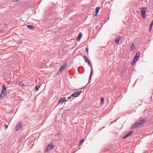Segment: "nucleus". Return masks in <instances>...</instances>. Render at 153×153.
Segmentation results:
<instances>
[{"label": "nucleus", "instance_id": "nucleus-6", "mask_svg": "<svg viewBox=\"0 0 153 153\" xmlns=\"http://www.w3.org/2000/svg\"><path fill=\"white\" fill-rule=\"evenodd\" d=\"M55 146L53 144H49L48 145L46 149V150L47 151H49L50 150H51V149H53V148Z\"/></svg>", "mask_w": 153, "mask_h": 153}, {"label": "nucleus", "instance_id": "nucleus-37", "mask_svg": "<svg viewBox=\"0 0 153 153\" xmlns=\"http://www.w3.org/2000/svg\"><path fill=\"white\" fill-rule=\"evenodd\" d=\"M113 123V121H112V122H111V123Z\"/></svg>", "mask_w": 153, "mask_h": 153}, {"label": "nucleus", "instance_id": "nucleus-17", "mask_svg": "<svg viewBox=\"0 0 153 153\" xmlns=\"http://www.w3.org/2000/svg\"><path fill=\"white\" fill-rule=\"evenodd\" d=\"M84 140V139H82L78 143V146L81 145L83 142Z\"/></svg>", "mask_w": 153, "mask_h": 153}, {"label": "nucleus", "instance_id": "nucleus-30", "mask_svg": "<svg viewBox=\"0 0 153 153\" xmlns=\"http://www.w3.org/2000/svg\"><path fill=\"white\" fill-rule=\"evenodd\" d=\"M87 85V84L85 87H83V88H80L79 89H82L83 88H85Z\"/></svg>", "mask_w": 153, "mask_h": 153}, {"label": "nucleus", "instance_id": "nucleus-19", "mask_svg": "<svg viewBox=\"0 0 153 153\" xmlns=\"http://www.w3.org/2000/svg\"><path fill=\"white\" fill-rule=\"evenodd\" d=\"M40 86L39 85H36L35 86V89L36 91H37L39 90V88H40Z\"/></svg>", "mask_w": 153, "mask_h": 153}, {"label": "nucleus", "instance_id": "nucleus-32", "mask_svg": "<svg viewBox=\"0 0 153 153\" xmlns=\"http://www.w3.org/2000/svg\"><path fill=\"white\" fill-rule=\"evenodd\" d=\"M71 97H72V96H70V97H69L67 98H68V99H70V98H71Z\"/></svg>", "mask_w": 153, "mask_h": 153}, {"label": "nucleus", "instance_id": "nucleus-27", "mask_svg": "<svg viewBox=\"0 0 153 153\" xmlns=\"http://www.w3.org/2000/svg\"><path fill=\"white\" fill-rule=\"evenodd\" d=\"M4 126L5 127V129H7V127H8V126L6 125V124H5L4 125Z\"/></svg>", "mask_w": 153, "mask_h": 153}, {"label": "nucleus", "instance_id": "nucleus-26", "mask_svg": "<svg viewBox=\"0 0 153 153\" xmlns=\"http://www.w3.org/2000/svg\"><path fill=\"white\" fill-rule=\"evenodd\" d=\"M87 63H88V65L89 66H91V64H90V63L89 61H88V62H87Z\"/></svg>", "mask_w": 153, "mask_h": 153}, {"label": "nucleus", "instance_id": "nucleus-29", "mask_svg": "<svg viewBox=\"0 0 153 153\" xmlns=\"http://www.w3.org/2000/svg\"><path fill=\"white\" fill-rule=\"evenodd\" d=\"M3 30H0V33H1L2 31Z\"/></svg>", "mask_w": 153, "mask_h": 153}, {"label": "nucleus", "instance_id": "nucleus-20", "mask_svg": "<svg viewBox=\"0 0 153 153\" xmlns=\"http://www.w3.org/2000/svg\"><path fill=\"white\" fill-rule=\"evenodd\" d=\"M104 99L103 97H102L101 99V105H102L103 102H104Z\"/></svg>", "mask_w": 153, "mask_h": 153}, {"label": "nucleus", "instance_id": "nucleus-22", "mask_svg": "<svg viewBox=\"0 0 153 153\" xmlns=\"http://www.w3.org/2000/svg\"><path fill=\"white\" fill-rule=\"evenodd\" d=\"M82 34L80 32L79 33L78 36L79 37H80L81 38H82Z\"/></svg>", "mask_w": 153, "mask_h": 153}, {"label": "nucleus", "instance_id": "nucleus-1", "mask_svg": "<svg viewBox=\"0 0 153 153\" xmlns=\"http://www.w3.org/2000/svg\"><path fill=\"white\" fill-rule=\"evenodd\" d=\"M146 121V120L145 118L140 120H139L133 124L131 127V128H137L141 126H143L144 124Z\"/></svg>", "mask_w": 153, "mask_h": 153}, {"label": "nucleus", "instance_id": "nucleus-23", "mask_svg": "<svg viewBox=\"0 0 153 153\" xmlns=\"http://www.w3.org/2000/svg\"><path fill=\"white\" fill-rule=\"evenodd\" d=\"M81 38L80 37H79L78 36V37H77L76 38L77 41H78V42L79 41H80Z\"/></svg>", "mask_w": 153, "mask_h": 153}, {"label": "nucleus", "instance_id": "nucleus-24", "mask_svg": "<svg viewBox=\"0 0 153 153\" xmlns=\"http://www.w3.org/2000/svg\"><path fill=\"white\" fill-rule=\"evenodd\" d=\"M22 43V41H20L18 42V44L19 45H20V44H21Z\"/></svg>", "mask_w": 153, "mask_h": 153}, {"label": "nucleus", "instance_id": "nucleus-15", "mask_svg": "<svg viewBox=\"0 0 153 153\" xmlns=\"http://www.w3.org/2000/svg\"><path fill=\"white\" fill-rule=\"evenodd\" d=\"M93 69H91L90 74V76H89V80H88V81H89L88 82H89L90 81V80L91 79V76H92V72H93Z\"/></svg>", "mask_w": 153, "mask_h": 153}, {"label": "nucleus", "instance_id": "nucleus-11", "mask_svg": "<svg viewBox=\"0 0 153 153\" xmlns=\"http://www.w3.org/2000/svg\"><path fill=\"white\" fill-rule=\"evenodd\" d=\"M140 52L139 51L137 52L134 59L137 60L140 56Z\"/></svg>", "mask_w": 153, "mask_h": 153}, {"label": "nucleus", "instance_id": "nucleus-3", "mask_svg": "<svg viewBox=\"0 0 153 153\" xmlns=\"http://www.w3.org/2000/svg\"><path fill=\"white\" fill-rule=\"evenodd\" d=\"M146 8V7H142L140 9V14L143 18L145 17Z\"/></svg>", "mask_w": 153, "mask_h": 153}, {"label": "nucleus", "instance_id": "nucleus-13", "mask_svg": "<svg viewBox=\"0 0 153 153\" xmlns=\"http://www.w3.org/2000/svg\"><path fill=\"white\" fill-rule=\"evenodd\" d=\"M27 28L30 30H33L34 28V27L33 26L31 25H26Z\"/></svg>", "mask_w": 153, "mask_h": 153}, {"label": "nucleus", "instance_id": "nucleus-9", "mask_svg": "<svg viewBox=\"0 0 153 153\" xmlns=\"http://www.w3.org/2000/svg\"><path fill=\"white\" fill-rule=\"evenodd\" d=\"M66 65V64H63V65H62L60 68V69L59 70V71L60 72H62L65 69Z\"/></svg>", "mask_w": 153, "mask_h": 153}, {"label": "nucleus", "instance_id": "nucleus-5", "mask_svg": "<svg viewBox=\"0 0 153 153\" xmlns=\"http://www.w3.org/2000/svg\"><path fill=\"white\" fill-rule=\"evenodd\" d=\"M66 101V99L65 97H62L59 99L57 105H61L63 102Z\"/></svg>", "mask_w": 153, "mask_h": 153}, {"label": "nucleus", "instance_id": "nucleus-35", "mask_svg": "<svg viewBox=\"0 0 153 153\" xmlns=\"http://www.w3.org/2000/svg\"><path fill=\"white\" fill-rule=\"evenodd\" d=\"M90 67H91V69H93V68H92V66L91 65V66H90Z\"/></svg>", "mask_w": 153, "mask_h": 153}, {"label": "nucleus", "instance_id": "nucleus-18", "mask_svg": "<svg viewBox=\"0 0 153 153\" xmlns=\"http://www.w3.org/2000/svg\"><path fill=\"white\" fill-rule=\"evenodd\" d=\"M137 61V60H136L135 59H134L131 62V65H132L133 64H134L136 62V61Z\"/></svg>", "mask_w": 153, "mask_h": 153}, {"label": "nucleus", "instance_id": "nucleus-16", "mask_svg": "<svg viewBox=\"0 0 153 153\" xmlns=\"http://www.w3.org/2000/svg\"><path fill=\"white\" fill-rule=\"evenodd\" d=\"M83 59H85V62H88V61H89V60L88 59L87 56H83Z\"/></svg>", "mask_w": 153, "mask_h": 153}, {"label": "nucleus", "instance_id": "nucleus-4", "mask_svg": "<svg viewBox=\"0 0 153 153\" xmlns=\"http://www.w3.org/2000/svg\"><path fill=\"white\" fill-rule=\"evenodd\" d=\"M22 127V123L19 122L16 125V129L17 131L20 130Z\"/></svg>", "mask_w": 153, "mask_h": 153}, {"label": "nucleus", "instance_id": "nucleus-12", "mask_svg": "<svg viewBox=\"0 0 153 153\" xmlns=\"http://www.w3.org/2000/svg\"><path fill=\"white\" fill-rule=\"evenodd\" d=\"M135 48V47L134 46V44L133 42H132L131 44V46L130 47V50L131 51H132L134 50Z\"/></svg>", "mask_w": 153, "mask_h": 153}, {"label": "nucleus", "instance_id": "nucleus-8", "mask_svg": "<svg viewBox=\"0 0 153 153\" xmlns=\"http://www.w3.org/2000/svg\"><path fill=\"white\" fill-rule=\"evenodd\" d=\"M133 133V131H130L129 132H128V134H127L126 135L124 136L123 137H122L123 139H124V138H127L131 135Z\"/></svg>", "mask_w": 153, "mask_h": 153}, {"label": "nucleus", "instance_id": "nucleus-10", "mask_svg": "<svg viewBox=\"0 0 153 153\" xmlns=\"http://www.w3.org/2000/svg\"><path fill=\"white\" fill-rule=\"evenodd\" d=\"M120 37L119 36L118 37H116L114 39V41L116 44H118L120 40Z\"/></svg>", "mask_w": 153, "mask_h": 153}, {"label": "nucleus", "instance_id": "nucleus-34", "mask_svg": "<svg viewBox=\"0 0 153 153\" xmlns=\"http://www.w3.org/2000/svg\"><path fill=\"white\" fill-rule=\"evenodd\" d=\"M90 67H91V69H93V68H92V66L91 65V66H90Z\"/></svg>", "mask_w": 153, "mask_h": 153}, {"label": "nucleus", "instance_id": "nucleus-36", "mask_svg": "<svg viewBox=\"0 0 153 153\" xmlns=\"http://www.w3.org/2000/svg\"><path fill=\"white\" fill-rule=\"evenodd\" d=\"M57 135H59V133H57Z\"/></svg>", "mask_w": 153, "mask_h": 153}, {"label": "nucleus", "instance_id": "nucleus-7", "mask_svg": "<svg viewBox=\"0 0 153 153\" xmlns=\"http://www.w3.org/2000/svg\"><path fill=\"white\" fill-rule=\"evenodd\" d=\"M82 92L81 91H78L76 92L73 93L72 95L71 96L72 97H76L79 95Z\"/></svg>", "mask_w": 153, "mask_h": 153}, {"label": "nucleus", "instance_id": "nucleus-33", "mask_svg": "<svg viewBox=\"0 0 153 153\" xmlns=\"http://www.w3.org/2000/svg\"><path fill=\"white\" fill-rule=\"evenodd\" d=\"M7 25V24L6 23H4V26H6Z\"/></svg>", "mask_w": 153, "mask_h": 153}, {"label": "nucleus", "instance_id": "nucleus-25", "mask_svg": "<svg viewBox=\"0 0 153 153\" xmlns=\"http://www.w3.org/2000/svg\"><path fill=\"white\" fill-rule=\"evenodd\" d=\"M153 25V20L152 21L151 23L150 24V26L152 27Z\"/></svg>", "mask_w": 153, "mask_h": 153}, {"label": "nucleus", "instance_id": "nucleus-28", "mask_svg": "<svg viewBox=\"0 0 153 153\" xmlns=\"http://www.w3.org/2000/svg\"><path fill=\"white\" fill-rule=\"evenodd\" d=\"M152 28V27L150 26V28L149 29V31H151Z\"/></svg>", "mask_w": 153, "mask_h": 153}, {"label": "nucleus", "instance_id": "nucleus-38", "mask_svg": "<svg viewBox=\"0 0 153 153\" xmlns=\"http://www.w3.org/2000/svg\"><path fill=\"white\" fill-rule=\"evenodd\" d=\"M105 127V126H104V127H103V128H104Z\"/></svg>", "mask_w": 153, "mask_h": 153}, {"label": "nucleus", "instance_id": "nucleus-2", "mask_svg": "<svg viewBox=\"0 0 153 153\" xmlns=\"http://www.w3.org/2000/svg\"><path fill=\"white\" fill-rule=\"evenodd\" d=\"M2 90L0 98L1 99H3L5 98L6 96V88L5 84H4L2 85Z\"/></svg>", "mask_w": 153, "mask_h": 153}, {"label": "nucleus", "instance_id": "nucleus-14", "mask_svg": "<svg viewBox=\"0 0 153 153\" xmlns=\"http://www.w3.org/2000/svg\"><path fill=\"white\" fill-rule=\"evenodd\" d=\"M100 9V7H97L96 8L95 10V15H96L98 14Z\"/></svg>", "mask_w": 153, "mask_h": 153}, {"label": "nucleus", "instance_id": "nucleus-21", "mask_svg": "<svg viewBox=\"0 0 153 153\" xmlns=\"http://www.w3.org/2000/svg\"><path fill=\"white\" fill-rule=\"evenodd\" d=\"M20 86L21 87H22V86L25 87V84H24L23 83H22V82H20Z\"/></svg>", "mask_w": 153, "mask_h": 153}, {"label": "nucleus", "instance_id": "nucleus-31", "mask_svg": "<svg viewBox=\"0 0 153 153\" xmlns=\"http://www.w3.org/2000/svg\"><path fill=\"white\" fill-rule=\"evenodd\" d=\"M85 51H86V52H88V49L87 48H86V49H85Z\"/></svg>", "mask_w": 153, "mask_h": 153}]
</instances>
